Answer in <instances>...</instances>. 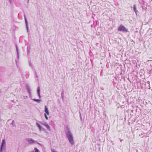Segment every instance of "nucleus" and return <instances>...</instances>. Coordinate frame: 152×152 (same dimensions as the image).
Segmentation results:
<instances>
[{"instance_id":"obj_1","label":"nucleus","mask_w":152,"mask_h":152,"mask_svg":"<svg viewBox=\"0 0 152 152\" xmlns=\"http://www.w3.org/2000/svg\"><path fill=\"white\" fill-rule=\"evenodd\" d=\"M66 135L67 137L68 138L69 142L72 145H73L74 144L72 136L69 131H68L66 132Z\"/></svg>"},{"instance_id":"obj_2","label":"nucleus","mask_w":152,"mask_h":152,"mask_svg":"<svg viewBox=\"0 0 152 152\" xmlns=\"http://www.w3.org/2000/svg\"><path fill=\"white\" fill-rule=\"evenodd\" d=\"M118 30L119 31H123L126 32H128V29L122 24L118 26Z\"/></svg>"},{"instance_id":"obj_3","label":"nucleus","mask_w":152,"mask_h":152,"mask_svg":"<svg viewBox=\"0 0 152 152\" xmlns=\"http://www.w3.org/2000/svg\"><path fill=\"white\" fill-rule=\"evenodd\" d=\"M45 113L44 114L46 120H48V118L46 114L49 115V113L48 110L46 106H45Z\"/></svg>"},{"instance_id":"obj_4","label":"nucleus","mask_w":152,"mask_h":152,"mask_svg":"<svg viewBox=\"0 0 152 152\" xmlns=\"http://www.w3.org/2000/svg\"><path fill=\"white\" fill-rule=\"evenodd\" d=\"M27 141L29 143H33L35 142V141L31 138H28L27 139Z\"/></svg>"},{"instance_id":"obj_5","label":"nucleus","mask_w":152,"mask_h":152,"mask_svg":"<svg viewBox=\"0 0 152 152\" xmlns=\"http://www.w3.org/2000/svg\"><path fill=\"white\" fill-rule=\"evenodd\" d=\"M5 140H3L2 141L1 145V149L0 150V152H2V148L3 146V145L4 144H5Z\"/></svg>"},{"instance_id":"obj_6","label":"nucleus","mask_w":152,"mask_h":152,"mask_svg":"<svg viewBox=\"0 0 152 152\" xmlns=\"http://www.w3.org/2000/svg\"><path fill=\"white\" fill-rule=\"evenodd\" d=\"M42 124L45 126L48 129H50V126L46 123L44 122V123H42Z\"/></svg>"},{"instance_id":"obj_7","label":"nucleus","mask_w":152,"mask_h":152,"mask_svg":"<svg viewBox=\"0 0 152 152\" xmlns=\"http://www.w3.org/2000/svg\"><path fill=\"white\" fill-rule=\"evenodd\" d=\"M133 8H134V11L135 12V13L136 14L137 12L138 11L137 10V9H136L135 5H134Z\"/></svg>"},{"instance_id":"obj_8","label":"nucleus","mask_w":152,"mask_h":152,"mask_svg":"<svg viewBox=\"0 0 152 152\" xmlns=\"http://www.w3.org/2000/svg\"><path fill=\"white\" fill-rule=\"evenodd\" d=\"M37 92H38V94L39 96L40 97V88L39 87H38L37 88Z\"/></svg>"},{"instance_id":"obj_9","label":"nucleus","mask_w":152,"mask_h":152,"mask_svg":"<svg viewBox=\"0 0 152 152\" xmlns=\"http://www.w3.org/2000/svg\"><path fill=\"white\" fill-rule=\"evenodd\" d=\"M36 124L37 126L38 127V128H39V129L41 130L42 129V127L41 126H40V125L39 124H38V123H36Z\"/></svg>"},{"instance_id":"obj_10","label":"nucleus","mask_w":152,"mask_h":152,"mask_svg":"<svg viewBox=\"0 0 152 152\" xmlns=\"http://www.w3.org/2000/svg\"><path fill=\"white\" fill-rule=\"evenodd\" d=\"M34 149L35 150V152H39V150L37 148H35Z\"/></svg>"},{"instance_id":"obj_11","label":"nucleus","mask_w":152,"mask_h":152,"mask_svg":"<svg viewBox=\"0 0 152 152\" xmlns=\"http://www.w3.org/2000/svg\"><path fill=\"white\" fill-rule=\"evenodd\" d=\"M34 100L36 102H38L40 100L39 99H34Z\"/></svg>"},{"instance_id":"obj_12","label":"nucleus","mask_w":152,"mask_h":152,"mask_svg":"<svg viewBox=\"0 0 152 152\" xmlns=\"http://www.w3.org/2000/svg\"><path fill=\"white\" fill-rule=\"evenodd\" d=\"M51 151L52 152H57L55 151V150L53 149H52Z\"/></svg>"}]
</instances>
